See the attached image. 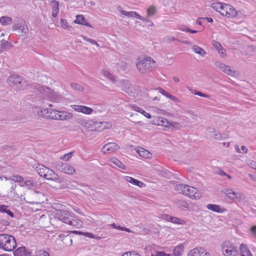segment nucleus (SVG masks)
Instances as JSON below:
<instances>
[{
  "label": "nucleus",
  "instance_id": "obj_38",
  "mask_svg": "<svg viewBox=\"0 0 256 256\" xmlns=\"http://www.w3.org/2000/svg\"><path fill=\"white\" fill-rule=\"evenodd\" d=\"M184 192L186 195L192 197V196H194V194L195 192H194V188H190L188 186H184Z\"/></svg>",
  "mask_w": 256,
  "mask_h": 256
},
{
  "label": "nucleus",
  "instance_id": "obj_30",
  "mask_svg": "<svg viewBox=\"0 0 256 256\" xmlns=\"http://www.w3.org/2000/svg\"><path fill=\"white\" fill-rule=\"evenodd\" d=\"M0 22L2 26L10 25L12 23V19L8 16H2L0 18Z\"/></svg>",
  "mask_w": 256,
  "mask_h": 256
},
{
  "label": "nucleus",
  "instance_id": "obj_2",
  "mask_svg": "<svg viewBox=\"0 0 256 256\" xmlns=\"http://www.w3.org/2000/svg\"><path fill=\"white\" fill-rule=\"evenodd\" d=\"M7 82L10 86L16 89L24 90L27 88L28 83L26 80L16 74L10 75L7 80Z\"/></svg>",
  "mask_w": 256,
  "mask_h": 256
},
{
  "label": "nucleus",
  "instance_id": "obj_40",
  "mask_svg": "<svg viewBox=\"0 0 256 256\" xmlns=\"http://www.w3.org/2000/svg\"><path fill=\"white\" fill-rule=\"evenodd\" d=\"M224 4H225L220 2L212 3L211 4V7L217 12H218V10L223 9Z\"/></svg>",
  "mask_w": 256,
  "mask_h": 256
},
{
  "label": "nucleus",
  "instance_id": "obj_47",
  "mask_svg": "<svg viewBox=\"0 0 256 256\" xmlns=\"http://www.w3.org/2000/svg\"><path fill=\"white\" fill-rule=\"evenodd\" d=\"M84 19L85 18L82 15H77L76 16V20H74V22L76 24H82V22L84 20Z\"/></svg>",
  "mask_w": 256,
  "mask_h": 256
},
{
  "label": "nucleus",
  "instance_id": "obj_9",
  "mask_svg": "<svg viewBox=\"0 0 256 256\" xmlns=\"http://www.w3.org/2000/svg\"><path fill=\"white\" fill-rule=\"evenodd\" d=\"M215 66L218 68L220 70L224 73L231 76H234L237 73L235 70H233L230 68L229 66L225 65L224 64L220 62H216L214 64Z\"/></svg>",
  "mask_w": 256,
  "mask_h": 256
},
{
  "label": "nucleus",
  "instance_id": "obj_16",
  "mask_svg": "<svg viewBox=\"0 0 256 256\" xmlns=\"http://www.w3.org/2000/svg\"><path fill=\"white\" fill-rule=\"evenodd\" d=\"M70 232L72 234L84 236L86 237L92 238H94L96 240H100L101 238V237L98 236L96 235H94V234L88 232H82L81 231L77 230H72Z\"/></svg>",
  "mask_w": 256,
  "mask_h": 256
},
{
  "label": "nucleus",
  "instance_id": "obj_41",
  "mask_svg": "<svg viewBox=\"0 0 256 256\" xmlns=\"http://www.w3.org/2000/svg\"><path fill=\"white\" fill-rule=\"evenodd\" d=\"M238 252L236 250V246H234L230 250H228V252L226 254H225L226 256H238Z\"/></svg>",
  "mask_w": 256,
  "mask_h": 256
},
{
  "label": "nucleus",
  "instance_id": "obj_46",
  "mask_svg": "<svg viewBox=\"0 0 256 256\" xmlns=\"http://www.w3.org/2000/svg\"><path fill=\"white\" fill-rule=\"evenodd\" d=\"M167 127L174 128L178 130L180 128V125L177 122H170Z\"/></svg>",
  "mask_w": 256,
  "mask_h": 256
},
{
  "label": "nucleus",
  "instance_id": "obj_55",
  "mask_svg": "<svg viewBox=\"0 0 256 256\" xmlns=\"http://www.w3.org/2000/svg\"><path fill=\"white\" fill-rule=\"evenodd\" d=\"M194 94H196V95L204 97V98H210V95L206 94H204V93H202V92H198V91H196L194 92Z\"/></svg>",
  "mask_w": 256,
  "mask_h": 256
},
{
  "label": "nucleus",
  "instance_id": "obj_18",
  "mask_svg": "<svg viewBox=\"0 0 256 256\" xmlns=\"http://www.w3.org/2000/svg\"><path fill=\"white\" fill-rule=\"evenodd\" d=\"M204 252V248L202 247H198L190 250L188 256H200Z\"/></svg>",
  "mask_w": 256,
  "mask_h": 256
},
{
  "label": "nucleus",
  "instance_id": "obj_20",
  "mask_svg": "<svg viewBox=\"0 0 256 256\" xmlns=\"http://www.w3.org/2000/svg\"><path fill=\"white\" fill-rule=\"evenodd\" d=\"M166 219L168 221L176 224H186L184 220L169 215H166Z\"/></svg>",
  "mask_w": 256,
  "mask_h": 256
},
{
  "label": "nucleus",
  "instance_id": "obj_45",
  "mask_svg": "<svg viewBox=\"0 0 256 256\" xmlns=\"http://www.w3.org/2000/svg\"><path fill=\"white\" fill-rule=\"evenodd\" d=\"M70 86L73 89L78 91L82 92L84 90L83 87L81 85L76 83H72Z\"/></svg>",
  "mask_w": 256,
  "mask_h": 256
},
{
  "label": "nucleus",
  "instance_id": "obj_17",
  "mask_svg": "<svg viewBox=\"0 0 256 256\" xmlns=\"http://www.w3.org/2000/svg\"><path fill=\"white\" fill-rule=\"evenodd\" d=\"M234 246L231 244L229 241H224L221 245L222 250L224 255L228 252L229 250L232 248Z\"/></svg>",
  "mask_w": 256,
  "mask_h": 256
},
{
  "label": "nucleus",
  "instance_id": "obj_43",
  "mask_svg": "<svg viewBox=\"0 0 256 256\" xmlns=\"http://www.w3.org/2000/svg\"><path fill=\"white\" fill-rule=\"evenodd\" d=\"M156 12V9L154 6H150L149 8L147 10V16L150 17L153 16Z\"/></svg>",
  "mask_w": 256,
  "mask_h": 256
},
{
  "label": "nucleus",
  "instance_id": "obj_27",
  "mask_svg": "<svg viewBox=\"0 0 256 256\" xmlns=\"http://www.w3.org/2000/svg\"><path fill=\"white\" fill-rule=\"evenodd\" d=\"M52 3L53 5L52 16L54 18H56L59 12V2L56 0H52Z\"/></svg>",
  "mask_w": 256,
  "mask_h": 256
},
{
  "label": "nucleus",
  "instance_id": "obj_36",
  "mask_svg": "<svg viewBox=\"0 0 256 256\" xmlns=\"http://www.w3.org/2000/svg\"><path fill=\"white\" fill-rule=\"evenodd\" d=\"M192 50L195 53L202 56H204L206 54V52L202 48L198 46H193Z\"/></svg>",
  "mask_w": 256,
  "mask_h": 256
},
{
  "label": "nucleus",
  "instance_id": "obj_58",
  "mask_svg": "<svg viewBox=\"0 0 256 256\" xmlns=\"http://www.w3.org/2000/svg\"><path fill=\"white\" fill-rule=\"evenodd\" d=\"M126 65L125 64H123L120 65V64H116V68L118 70H126Z\"/></svg>",
  "mask_w": 256,
  "mask_h": 256
},
{
  "label": "nucleus",
  "instance_id": "obj_59",
  "mask_svg": "<svg viewBox=\"0 0 256 256\" xmlns=\"http://www.w3.org/2000/svg\"><path fill=\"white\" fill-rule=\"evenodd\" d=\"M14 178L12 179V180L14 182H21L24 180L23 177H14Z\"/></svg>",
  "mask_w": 256,
  "mask_h": 256
},
{
  "label": "nucleus",
  "instance_id": "obj_25",
  "mask_svg": "<svg viewBox=\"0 0 256 256\" xmlns=\"http://www.w3.org/2000/svg\"><path fill=\"white\" fill-rule=\"evenodd\" d=\"M60 120H68L73 117V114L71 112L66 111H60Z\"/></svg>",
  "mask_w": 256,
  "mask_h": 256
},
{
  "label": "nucleus",
  "instance_id": "obj_42",
  "mask_svg": "<svg viewBox=\"0 0 256 256\" xmlns=\"http://www.w3.org/2000/svg\"><path fill=\"white\" fill-rule=\"evenodd\" d=\"M24 184L26 186H28L29 188H30L36 186L38 185V184H37V182H34L33 180H29L25 181Z\"/></svg>",
  "mask_w": 256,
  "mask_h": 256
},
{
  "label": "nucleus",
  "instance_id": "obj_33",
  "mask_svg": "<svg viewBox=\"0 0 256 256\" xmlns=\"http://www.w3.org/2000/svg\"><path fill=\"white\" fill-rule=\"evenodd\" d=\"M62 170L68 174H72L75 172L74 168L68 164H66L63 166Z\"/></svg>",
  "mask_w": 256,
  "mask_h": 256
},
{
  "label": "nucleus",
  "instance_id": "obj_3",
  "mask_svg": "<svg viewBox=\"0 0 256 256\" xmlns=\"http://www.w3.org/2000/svg\"><path fill=\"white\" fill-rule=\"evenodd\" d=\"M12 30L16 31L20 36H24L28 32V28L26 20L22 18H18L13 22Z\"/></svg>",
  "mask_w": 256,
  "mask_h": 256
},
{
  "label": "nucleus",
  "instance_id": "obj_29",
  "mask_svg": "<svg viewBox=\"0 0 256 256\" xmlns=\"http://www.w3.org/2000/svg\"><path fill=\"white\" fill-rule=\"evenodd\" d=\"M224 191L226 196L231 200H234L237 197L236 194L238 192H236L231 189L226 188Z\"/></svg>",
  "mask_w": 256,
  "mask_h": 256
},
{
  "label": "nucleus",
  "instance_id": "obj_21",
  "mask_svg": "<svg viewBox=\"0 0 256 256\" xmlns=\"http://www.w3.org/2000/svg\"><path fill=\"white\" fill-rule=\"evenodd\" d=\"M136 152L140 156L146 158H150L152 156L151 153L142 148H138Z\"/></svg>",
  "mask_w": 256,
  "mask_h": 256
},
{
  "label": "nucleus",
  "instance_id": "obj_49",
  "mask_svg": "<svg viewBox=\"0 0 256 256\" xmlns=\"http://www.w3.org/2000/svg\"><path fill=\"white\" fill-rule=\"evenodd\" d=\"M35 256H50V254L44 250H39L36 252Z\"/></svg>",
  "mask_w": 256,
  "mask_h": 256
},
{
  "label": "nucleus",
  "instance_id": "obj_32",
  "mask_svg": "<svg viewBox=\"0 0 256 256\" xmlns=\"http://www.w3.org/2000/svg\"><path fill=\"white\" fill-rule=\"evenodd\" d=\"M184 246L182 244H180L175 247L173 250V254L174 256H181L184 251Z\"/></svg>",
  "mask_w": 256,
  "mask_h": 256
},
{
  "label": "nucleus",
  "instance_id": "obj_61",
  "mask_svg": "<svg viewBox=\"0 0 256 256\" xmlns=\"http://www.w3.org/2000/svg\"><path fill=\"white\" fill-rule=\"evenodd\" d=\"M250 230L254 236L256 238V225L252 226L250 228Z\"/></svg>",
  "mask_w": 256,
  "mask_h": 256
},
{
  "label": "nucleus",
  "instance_id": "obj_11",
  "mask_svg": "<svg viewBox=\"0 0 256 256\" xmlns=\"http://www.w3.org/2000/svg\"><path fill=\"white\" fill-rule=\"evenodd\" d=\"M14 256H32V252L26 250L24 246L18 248L13 252Z\"/></svg>",
  "mask_w": 256,
  "mask_h": 256
},
{
  "label": "nucleus",
  "instance_id": "obj_51",
  "mask_svg": "<svg viewBox=\"0 0 256 256\" xmlns=\"http://www.w3.org/2000/svg\"><path fill=\"white\" fill-rule=\"evenodd\" d=\"M212 43V45L217 50H219L220 49H222V50H224L223 48L222 47L221 44L219 42L214 40Z\"/></svg>",
  "mask_w": 256,
  "mask_h": 256
},
{
  "label": "nucleus",
  "instance_id": "obj_5",
  "mask_svg": "<svg viewBox=\"0 0 256 256\" xmlns=\"http://www.w3.org/2000/svg\"><path fill=\"white\" fill-rule=\"evenodd\" d=\"M223 10H224V12H220L222 16L229 18H234L237 16V10L234 6L230 4H225Z\"/></svg>",
  "mask_w": 256,
  "mask_h": 256
},
{
  "label": "nucleus",
  "instance_id": "obj_52",
  "mask_svg": "<svg viewBox=\"0 0 256 256\" xmlns=\"http://www.w3.org/2000/svg\"><path fill=\"white\" fill-rule=\"evenodd\" d=\"M131 17H135L143 21L146 20V18H144L142 17L141 16L139 15V14L136 12H132Z\"/></svg>",
  "mask_w": 256,
  "mask_h": 256
},
{
  "label": "nucleus",
  "instance_id": "obj_53",
  "mask_svg": "<svg viewBox=\"0 0 256 256\" xmlns=\"http://www.w3.org/2000/svg\"><path fill=\"white\" fill-rule=\"evenodd\" d=\"M214 172L216 174L222 176H230L229 175L227 174L222 170L219 168H216Z\"/></svg>",
  "mask_w": 256,
  "mask_h": 256
},
{
  "label": "nucleus",
  "instance_id": "obj_19",
  "mask_svg": "<svg viewBox=\"0 0 256 256\" xmlns=\"http://www.w3.org/2000/svg\"><path fill=\"white\" fill-rule=\"evenodd\" d=\"M12 46V43L8 40H2L0 41V54L5 50H8Z\"/></svg>",
  "mask_w": 256,
  "mask_h": 256
},
{
  "label": "nucleus",
  "instance_id": "obj_23",
  "mask_svg": "<svg viewBox=\"0 0 256 256\" xmlns=\"http://www.w3.org/2000/svg\"><path fill=\"white\" fill-rule=\"evenodd\" d=\"M126 181L130 182V184L137 186H139L140 188H144L146 186V184L144 182L134 178L132 177H126Z\"/></svg>",
  "mask_w": 256,
  "mask_h": 256
},
{
  "label": "nucleus",
  "instance_id": "obj_10",
  "mask_svg": "<svg viewBox=\"0 0 256 256\" xmlns=\"http://www.w3.org/2000/svg\"><path fill=\"white\" fill-rule=\"evenodd\" d=\"M120 148V146L115 142H109L106 144L102 147V150L104 154L108 152H112L114 150H118Z\"/></svg>",
  "mask_w": 256,
  "mask_h": 256
},
{
  "label": "nucleus",
  "instance_id": "obj_12",
  "mask_svg": "<svg viewBox=\"0 0 256 256\" xmlns=\"http://www.w3.org/2000/svg\"><path fill=\"white\" fill-rule=\"evenodd\" d=\"M72 108L76 110L78 112H81L85 114H90L92 111V109L90 108L84 106H79L74 104L72 105Z\"/></svg>",
  "mask_w": 256,
  "mask_h": 256
},
{
  "label": "nucleus",
  "instance_id": "obj_37",
  "mask_svg": "<svg viewBox=\"0 0 256 256\" xmlns=\"http://www.w3.org/2000/svg\"><path fill=\"white\" fill-rule=\"evenodd\" d=\"M111 162L118 168L125 169V166L118 159L114 158L111 160Z\"/></svg>",
  "mask_w": 256,
  "mask_h": 256
},
{
  "label": "nucleus",
  "instance_id": "obj_44",
  "mask_svg": "<svg viewBox=\"0 0 256 256\" xmlns=\"http://www.w3.org/2000/svg\"><path fill=\"white\" fill-rule=\"evenodd\" d=\"M70 226H74V227H78L79 226H81L82 222H78L77 220L74 219V216L72 217V220H71L68 224Z\"/></svg>",
  "mask_w": 256,
  "mask_h": 256
},
{
  "label": "nucleus",
  "instance_id": "obj_4",
  "mask_svg": "<svg viewBox=\"0 0 256 256\" xmlns=\"http://www.w3.org/2000/svg\"><path fill=\"white\" fill-rule=\"evenodd\" d=\"M138 71L142 74H146L154 68L155 66V62L150 57L144 58L136 64Z\"/></svg>",
  "mask_w": 256,
  "mask_h": 256
},
{
  "label": "nucleus",
  "instance_id": "obj_22",
  "mask_svg": "<svg viewBox=\"0 0 256 256\" xmlns=\"http://www.w3.org/2000/svg\"><path fill=\"white\" fill-rule=\"evenodd\" d=\"M59 237L62 238V241L66 246H70L72 244V240L70 236L60 234Z\"/></svg>",
  "mask_w": 256,
  "mask_h": 256
},
{
  "label": "nucleus",
  "instance_id": "obj_64",
  "mask_svg": "<svg viewBox=\"0 0 256 256\" xmlns=\"http://www.w3.org/2000/svg\"><path fill=\"white\" fill-rule=\"evenodd\" d=\"M166 256V253L164 252H156V254L155 256ZM151 256H154L153 254L151 255Z\"/></svg>",
  "mask_w": 256,
  "mask_h": 256
},
{
  "label": "nucleus",
  "instance_id": "obj_63",
  "mask_svg": "<svg viewBox=\"0 0 256 256\" xmlns=\"http://www.w3.org/2000/svg\"><path fill=\"white\" fill-rule=\"evenodd\" d=\"M0 224L4 226H9L10 225V222L6 219H2L0 220Z\"/></svg>",
  "mask_w": 256,
  "mask_h": 256
},
{
  "label": "nucleus",
  "instance_id": "obj_8",
  "mask_svg": "<svg viewBox=\"0 0 256 256\" xmlns=\"http://www.w3.org/2000/svg\"><path fill=\"white\" fill-rule=\"evenodd\" d=\"M56 217L64 222L69 224L71 220H72L73 216L70 215L68 212L59 210L56 214Z\"/></svg>",
  "mask_w": 256,
  "mask_h": 256
},
{
  "label": "nucleus",
  "instance_id": "obj_35",
  "mask_svg": "<svg viewBox=\"0 0 256 256\" xmlns=\"http://www.w3.org/2000/svg\"><path fill=\"white\" fill-rule=\"evenodd\" d=\"M8 206L6 205H1L0 206V212L6 213L11 218H14V213L11 210L8 209Z\"/></svg>",
  "mask_w": 256,
  "mask_h": 256
},
{
  "label": "nucleus",
  "instance_id": "obj_56",
  "mask_svg": "<svg viewBox=\"0 0 256 256\" xmlns=\"http://www.w3.org/2000/svg\"><path fill=\"white\" fill-rule=\"evenodd\" d=\"M72 154V152H68V154H64L62 157L60 158L63 160H68L69 158H71Z\"/></svg>",
  "mask_w": 256,
  "mask_h": 256
},
{
  "label": "nucleus",
  "instance_id": "obj_1",
  "mask_svg": "<svg viewBox=\"0 0 256 256\" xmlns=\"http://www.w3.org/2000/svg\"><path fill=\"white\" fill-rule=\"evenodd\" d=\"M16 246V240L13 236L5 234H0V248L5 251L11 252Z\"/></svg>",
  "mask_w": 256,
  "mask_h": 256
},
{
  "label": "nucleus",
  "instance_id": "obj_14",
  "mask_svg": "<svg viewBox=\"0 0 256 256\" xmlns=\"http://www.w3.org/2000/svg\"><path fill=\"white\" fill-rule=\"evenodd\" d=\"M169 123L170 122L162 117L157 116L154 120V124L155 125L167 127Z\"/></svg>",
  "mask_w": 256,
  "mask_h": 256
},
{
  "label": "nucleus",
  "instance_id": "obj_62",
  "mask_svg": "<svg viewBox=\"0 0 256 256\" xmlns=\"http://www.w3.org/2000/svg\"><path fill=\"white\" fill-rule=\"evenodd\" d=\"M131 12H126L124 10H120V13L123 14V15H124L126 16H130L131 17Z\"/></svg>",
  "mask_w": 256,
  "mask_h": 256
},
{
  "label": "nucleus",
  "instance_id": "obj_39",
  "mask_svg": "<svg viewBox=\"0 0 256 256\" xmlns=\"http://www.w3.org/2000/svg\"><path fill=\"white\" fill-rule=\"evenodd\" d=\"M240 254H247V253H251L250 251L248 249L247 245L244 243L240 245Z\"/></svg>",
  "mask_w": 256,
  "mask_h": 256
},
{
  "label": "nucleus",
  "instance_id": "obj_24",
  "mask_svg": "<svg viewBox=\"0 0 256 256\" xmlns=\"http://www.w3.org/2000/svg\"><path fill=\"white\" fill-rule=\"evenodd\" d=\"M176 206L182 210H188L189 208L188 204V203L184 200H178L176 203Z\"/></svg>",
  "mask_w": 256,
  "mask_h": 256
},
{
  "label": "nucleus",
  "instance_id": "obj_6",
  "mask_svg": "<svg viewBox=\"0 0 256 256\" xmlns=\"http://www.w3.org/2000/svg\"><path fill=\"white\" fill-rule=\"evenodd\" d=\"M35 170L39 176H52L55 174L54 171L42 164L36 166Z\"/></svg>",
  "mask_w": 256,
  "mask_h": 256
},
{
  "label": "nucleus",
  "instance_id": "obj_54",
  "mask_svg": "<svg viewBox=\"0 0 256 256\" xmlns=\"http://www.w3.org/2000/svg\"><path fill=\"white\" fill-rule=\"evenodd\" d=\"M60 24L62 28L64 29L68 28L67 21L66 20L62 18L60 20Z\"/></svg>",
  "mask_w": 256,
  "mask_h": 256
},
{
  "label": "nucleus",
  "instance_id": "obj_48",
  "mask_svg": "<svg viewBox=\"0 0 256 256\" xmlns=\"http://www.w3.org/2000/svg\"><path fill=\"white\" fill-rule=\"evenodd\" d=\"M215 134L214 135V138L216 140H223L224 139L226 136L225 134H222L220 132H214Z\"/></svg>",
  "mask_w": 256,
  "mask_h": 256
},
{
  "label": "nucleus",
  "instance_id": "obj_31",
  "mask_svg": "<svg viewBox=\"0 0 256 256\" xmlns=\"http://www.w3.org/2000/svg\"><path fill=\"white\" fill-rule=\"evenodd\" d=\"M44 178H46V179L49 181V184L50 186L52 187H56L54 185V182L60 183L61 182V180L60 179V177H48L47 178L46 177H43Z\"/></svg>",
  "mask_w": 256,
  "mask_h": 256
},
{
  "label": "nucleus",
  "instance_id": "obj_13",
  "mask_svg": "<svg viewBox=\"0 0 256 256\" xmlns=\"http://www.w3.org/2000/svg\"><path fill=\"white\" fill-rule=\"evenodd\" d=\"M108 123L105 122H94L92 124V130L101 131L106 128H108Z\"/></svg>",
  "mask_w": 256,
  "mask_h": 256
},
{
  "label": "nucleus",
  "instance_id": "obj_57",
  "mask_svg": "<svg viewBox=\"0 0 256 256\" xmlns=\"http://www.w3.org/2000/svg\"><path fill=\"white\" fill-rule=\"evenodd\" d=\"M124 254L126 255L127 256H141L140 254L134 251L127 252L124 253Z\"/></svg>",
  "mask_w": 256,
  "mask_h": 256
},
{
  "label": "nucleus",
  "instance_id": "obj_28",
  "mask_svg": "<svg viewBox=\"0 0 256 256\" xmlns=\"http://www.w3.org/2000/svg\"><path fill=\"white\" fill-rule=\"evenodd\" d=\"M158 90L159 92L161 93L162 95L164 96L166 98H170L172 101H174V102H176L178 101V98L176 97L173 96L170 93L168 92H167L164 90L162 88H158Z\"/></svg>",
  "mask_w": 256,
  "mask_h": 256
},
{
  "label": "nucleus",
  "instance_id": "obj_7",
  "mask_svg": "<svg viewBox=\"0 0 256 256\" xmlns=\"http://www.w3.org/2000/svg\"><path fill=\"white\" fill-rule=\"evenodd\" d=\"M57 112V110L56 109L48 108H43L38 112V114L39 116H44L48 119H52L56 116V114Z\"/></svg>",
  "mask_w": 256,
  "mask_h": 256
},
{
  "label": "nucleus",
  "instance_id": "obj_50",
  "mask_svg": "<svg viewBox=\"0 0 256 256\" xmlns=\"http://www.w3.org/2000/svg\"><path fill=\"white\" fill-rule=\"evenodd\" d=\"M104 74L105 76H106V77H108L109 79H110L112 81V82H115L116 80V78H115V76L111 74L110 72H108V71H104Z\"/></svg>",
  "mask_w": 256,
  "mask_h": 256
},
{
  "label": "nucleus",
  "instance_id": "obj_15",
  "mask_svg": "<svg viewBox=\"0 0 256 256\" xmlns=\"http://www.w3.org/2000/svg\"><path fill=\"white\" fill-rule=\"evenodd\" d=\"M206 208L209 210L218 213H222L226 210L225 208H221L220 206L215 204H208L206 206Z\"/></svg>",
  "mask_w": 256,
  "mask_h": 256
},
{
  "label": "nucleus",
  "instance_id": "obj_26",
  "mask_svg": "<svg viewBox=\"0 0 256 256\" xmlns=\"http://www.w3.org/2000/svg\"><path fill=\"white\" fill-rule=\"evenodd\" d=\"M156 171L157 174L158 175L164 176V175H166L168 176H175V175H176L177 174H174L172 173L171 172L168 170H167L160 168H156Z\"/></svg>",
  "mask_w": 256,
  "mask_h": 256
},
{
  "label": "nucleus",
  "instance_id": "obj_34",
  "mask_svg": "<svg viewBox=\"0 0 256 256\" xmlns=\"http://www.w3.org/2000/svg\"><path fill=\"white\" fill-rule=\"evenodd\" d=\"M132 107L134 108V110L142 114L144 116H145L147 118H152V116L150 113L146 112V111H144V110H142L140 108H139L135 105L132 106Z\"/></svg>",
  "mask_w": 256,
  "mask_h": 256
},
{
  "label": "nucleus",
  "instance_id": "obj_60",
  "mask_svg": "<svg viewBox=\"0 0 256 256\" xmlns=\"http://www.w3.org/2000/svg\"><path fill=\"white\" fill-rule=\"evenodd\" d=\"M78 122L79 124H80L81 125L84 126H86V125L88 124L87 121L84 120H78Z\"/></svg>",
  "mask_w": 256,
  "mask_h": 256
}]
</instances>
